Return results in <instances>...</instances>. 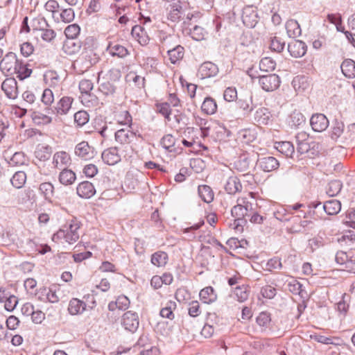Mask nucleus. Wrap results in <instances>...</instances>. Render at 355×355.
Instances as JSON below:
<instances>
[{
	"mask_svg": "<svg viewBox=\"0 0 355 355\" xmlns=\"http://www.w3.org/2000/svg\"><path fill=\"white\" fill-rule=\"evenodd\" d=\"M81 224L76 219L71 220L53 236V241L73 244L79 239Z\"/></svg>",
	"mask_w": 355,
	"mask_h": 355,
	"instance_id": "f257e3e1",
	"label": "nucleus"
},
{
	"mask_svg": "<svg viewBox=\"0 0 355 355\" xmlns=\"http://www.w3.org/2000/svg\"><path fill=\"white\" fill-rule=\"evenodd\" d=\"M250 207V205L245 202L243 198H239L238 199V204L232 209V216L234 218L233 228L236 232H243V225L246 223L245 217L248 213Z\"/></svg>",
	"mask_w": 355,
	"mask_h": 355,
	"instance_id": "f03ea898",
	"label": "nucleus"
},
{
	"mask_svg": "<svg viewBox=\"0 0 355 355\" xmlns=\"http://www.w3.org/2000/svg\"><path fill=\"white\" fill-rule=\"evenodd\" d=\"M121 73L118 69H111L101 80L99 89L105 95L115 93L117 85L121 79Z\"/></svg>",
	"mask_w": 355,
	"mask_h": 355,
	"instance_id": "7ed1b4c3",
	"label": "nucleus"
},
{
	"mask_svg": "<svg viewBox=\"0 0 355 355\" xmlns=\"http://www.w3.org/2000/svg\"><path fill=\"white\" fill-rule=\"evenodd\" d=\"M228 135V130L224 125L214 122L208 126L201 127V137H210L215 141H220Z\"/></svg>",
	"mask_w": 355,
	"mask_h": 355,
	"instance_id": "20e7f679",
	"label": "nucleus"
},
{
	"mask_svg": "<svg viewBox=\"0 0 355 355\" xmlns=\"http://www.w3.org/2000/svg\"><path fill=\"white\" fill-rule=\"evenodd\" d=\"M336 262L343 266V270L355 273V249L347 252L339 251L336 254Z\"/></svg>",
	"mask_w": 355,
	"mask_h": 355,
	"instance_id": "39448f33",
	"label": "nucleus"
},
{
	"mask_svg": "<svg viewBox=\"0 0 355 355\" xmlns=\"http://www.w3.org/2000/svg\"><path fill=\"white\" fill-rule=\"evenodd\" d=\"M96 302L92 295H85L83 300L72 298L69 304L68 311H89L94 309Z\"/></svg>",
	"mask_w": 355,
	"mask_h": 355,
	"instance_id": "423d86ee",
	"label": "nucleus"
},
{
	"mask_svg": "<svg viewBox=\"0 0 355 355\" xmlns=\"http://www.w3.org/2000/svg\"><path fill=\"white\" fill-rule=\"evenodd\" d=\"M189 7V2L186 1L178 0L176 3L169 5L167 8L168 19L176 22L180 20L182 15Z\"/></svg>",
	"mask_w": 355,
	"mask_h": 355,
	"instance_id": "0eeeda50",
	"label": "nucleus"
},
{
	"mask_svg": "<svg viewBox=\"0 0 355 355\" xmlns=\"http://www.w3.org/2000/svg\"><path fill=\"white\" fill-rule=\"evenodd\" d=\"M19 61L14 53H9L0 62L1 70L6 76L15 75Z\"/></svg>",
	"mask_w": 355,
	"mask_h": 355,
	"instance_id": "6e6552de",
	"label": "nucleus"
},
{
	"mask_svg": "<svg viewBox=\"0 0 355 355\" xmlns=\"http://www.w3.org/2000/svg\"><path fill=\"white\" fill-rule=\"evenodd\" d=\"M288 289L292 293L298 295L303 299L302 304L298 307V311H300L302 307L304 309L306 308L304 300L309 298V294L304 288H303V285L297 279L291 277V279L288 281Z\"/></svg>",
	"mask_w": 355,
	"mask_h": 355,
	"instance_id": "1a4fd4ad",
	"label": "nucleus"
},
{
	"mask_svg": "<svg viewBox=\"0 0 355 355\" xmlns=\"http://www.w3.org/2000/svg\"><path fill=\"white\" fill-rule=\"evenodd\" d=\"M257 9L254 6H246L243 10L242 21L248 28H254L258 22Z\"/></svg>",
	"mask_w": 355,
	"mask_h": 355,
	"instance_id": "9d476101",
	"label": "nucleus"
},
{
	"mask_svg": "<svg viewBox=\"0 0 355 355\" xmlns=\"http://www.w3.org/2000/svg\"><path fill=\"white\" fill-rule=\"evenodd\" d=\"M259 83L263 90L272 92L279 87L280 80L277 75L269 74L259 77Z\"/></svg>",
	"mask_w": 355,
	"mask_h": 355,
	"instance_id": "9b49d317",
	"label": "nucleus"
},
{
	"mask_svg": "<svg viewBox=\"0 0 355 355\" xmlns=\"http://www.w3.org/2000/svg\"><path fill=\"white\" fill-rule=\"evenodd\" d=\"M40 23L39 19H34L32 21L33 31L36 33V37L40 38L46 42H50L53 40L56 36L55 31L50 28H38L36 24Z\"/></svg>",
	"mask_w": 355,
	"mask_h": 355,
	"instance_id": "f8f14e48",
	"label": "nucleus"
},
{
	"mask_svg": "<svg viewBox=\"0 0 355 355\" xmlns=\"http://www.w3.org/2000/svg\"><path fill=\"white\" fill-rule=\"evenodd\" d=\"M122 325L125 329L134 332L139 327V317L136 312H125L122 318Z\"/></svg>",
	"mask_w": 355,
	"mask_h": 355,
	"instance_id": "ddd939ff",
	"label": "nucleus"
},
{
	"mask_svg": "<svg viewBox=\"0 0 355 355\" xmlns=\"http://www.w3.org/2000/svg\"><path fill=\"white\" fill-rule=\"evenodd\" d=\"M312 129L315 132H322L329 126V120L323 114H315L310 119Z\"/></svg>",
	"mask_w": 355,
	"mask_h": 355,
	"instance_id": "4468645a",
	"label": "nucleus"
},
{
	"mask_svg": "<svg viewBox=\"0 0 355 355\" xmlns=\"http://www.w3.org/2000/svg\"><path fill=\"white\" fill-rule=\"evenodd\" d=\"M288 51L292 57L301 58L306 53L307 46L301 40H293L288 44Z\"/></svg>",
	"mask_w": 355,
	"mask_h": 355,
	"instance_id": "2eb2a0df",
	"label": "nucleus"
},
{
	"mask_svg": "<svg viewBox=\"0 0 355 355\" xmlns=\"http://www.w3.org/2000/svg\"><path fill=\"white\" fill-rule=\"evenodd\" d=\"M102 159L108 165H114L121 161V155L116 147L109 148L102 153Z\"/></svg>",
	"mask_w": 355,
	"mask_h": 355,
	"instance_id": "dca6fc26",
	"label": "nucleus"
},
{
	"mask_svg": "<svg viewBox=\"0 0 355 355\" xmlns=\"http://www.w3.org/2000/svg\"><path fill=\"white\" fill-rule=\"evenodd\" d=\"M1 88L9 98L15 99L18 94L17 81L15 78H6L1 85Z\"/></svg>",
	"mask_w": 355,
	"mask_h": 355,
	"instance_id": "f3484780",
	"label": "nucleus"
},
{
	"mask_svg": "<svg viewBox=\"0 0 355 355\" xmlns=\"http://www.w3.org/2000/svg\"><path fill=\"white\" fill-rule=\"evenodd\" d=\"M70 164L71 157L67 153L64 151H60L57 152L53 155V164L55 168L64 169L69 166Z\"/></svg>",
	"mask_w": 355,
	"mask_h": 355,
	"instance_id": "a211bd4d",
	"label": "nucleus"
},
{
	"mask_svg": "<svg viewBox=\"0 0 355 355\" xmlns=\"http://www.w3.org/2000/svg\"><path fill=\"white\" fill-rule=\"evenodd\" d=\"M76 192L82 198H90L95 194L96 190L92 183L84 181L77 186Z\"/></svg>",
	"mask_w": 355,
	"mask_h": 355,
	"instance_id": "6ab92c4d",
	"label": "nucleus"
},
{
	"mask_svg": "<svg viewBox=\"0 0 355 355\" xmlns=\"http://www.w3.org/2000/svg\"><path fill=\"white\" fill-rule=\"evenodd\" d=\"M217 73V67L212 62H207L202 64L198 70V76L201 79L214 76Z\"/></svg>",
	"mask_w": 355,
	"mask_h": 355,
	"instance_id": "aec40b11",
	"label": "nucleus"
},
{
	"mask_svg": "<svg viewBox=\"0 0 355 355\" xmlns=\"http://www.w3.org/2000/svg\"><path fill=\"white\" fill-rule=\"evenodd\" d=\"M75 153L83 159H89L94 156V149L87 142L82 141L76 146Z\"/></svg>",
	"mask_w": 355,
	"mask_h": 355,
	"instance_id": "412c9836",
	"label": "nucleus"
},
{
	"mask_svg": "<svg viewBox=\"0 0 355 355\" xmlns=\"http://www.w3.org/2000/svg\"><path fill=\"white\" fill-rule=\"evenodd\" d=\"M200 300L205 304H212L217 300V294L211 286L202 288L199 293Z\"/></svg>",
	"mask_w": 355,
	"mask_h": 355,
	"instance_id": "4be33fe9",
	"label": "nucleus"
},
{
	"mask_svg": "<svg viewBox=\"0 0 355 355\" xmlns=\"http://www.w3.org/2000/svg\"><path fill=\"white\" fill-rule=\"evenodd\" d=\"M131 34L132 37L141 45H146L149 42V37L144 28L141 26L136 25L132 27Z\"/></svg>",
	"mask_w": 355,
	"mask_h": 355,
	"instance_id": "5701e85b",
	"label": "nucleus"
},
{
	"mask_svg": "<svg viewBox=\"0 0 355 355\" xmlns=\"http://www.w3.org/2000/svg\"><path fill=\"white\" fill-rule=\"evenodd\" d=\"M135 137V133L128 129H121L115 133L116 141L123 145L129 144Z\"/></svg>",
	"mask_w": 355,
	"mask_h": 355,
	"instance_id": "b1692460",
	"label": "nucleus"
},
{
	"mask_svg": "<svg viewBox=\"0 0 355 355\" xmlns=\"http://www.w3.org/2000/svg\"><path fill=\"white\" fill-rule=\"evenodd\" d=\"M274 147L286 157H292L295 153L294 146L290 141L275 142Z\"/></svg>",
	"mask_w": 355,
	"mask_h": 355,
	"instance_id": "393cba45",
	"label": "nucleus"
},
{
	"mask_svg": "<svg viewBox=\"0 0 355 355\" xmlns=\"http://www.w3.org/2000/svg\"><path fill=\"white\" fill-rule=\"evenodd\" d=\"M225 191L230 194H235L242 189V184L236 176H230L225 185Z\"/></svg>",
	"mask_w": 355,
	"mask_h": 355,
	"instance_id": "a878e982",
	"label": "nucleus"
},
{
	"mask_svg": "<svg viewBox=\"0 0 355 355\" xmlns=\"http://www.w3.org/2000/svg\"><path fill=\"white\" fill-rule=\"evenodd\" d=\"M272 114L266 107H260L254 114V120L260 125H268L270 121Z\"/></svg>",
	"mask_w": 355,
	"mask_h": 355,
	"instance_id": "bb28decb",
	"label": "nucleus"
},
{
	"mask_svg": "<svg viewBox=\"0 0 355 355\" xmlns=\"http://www.w3.org/2000/svg\"><path fill=\"white\" fill-rule=\"evenodd\" d=\"M130 306V300L125 295L119 296L115 302L109 304L110 311H126Z\"/></svg>",
	"mask_w": 355,
	"mask_h": 355,
	"instance_id": "cd10ccee",
	"label": "nucleus"
},
{
	"mask_svg": "<svg viewBox=\"0 0 355 355\" xmlns=\"http://www.w3.org/2000/svg\"><path fill=\"white\" fill-rule=\"evenodd\" d=\"M260 167L266 172H270L279 167L278 160L273 157H264L259 159Z\"/></svg>",
	"mask_w": 355,
	"mask_h": 355,
	"instance_id": "c85d7f7f",
	"label": "nucleus"
},
{
	"mask_svg": "<svg viewBox=\"0 0 355 355\" xmlns=\"http://www.w3.org/2000/svg\"><path fill=\"white\" fill-rule=\"evenodd\" d=\"M59 182L64 185L69 186L73 184L76 180V173L70 169L64 168L59 174Z\"/></svg>",
	"mask_w": 355,
	"mask_h": 355,
	"instance_id": "c756f323",
	"label": "nucleus"
},
{
	"mask_svg": "<svg viewBox=\"0 0 355 355\" xmlns=\"http://www.w3.org/2000/svg\"><path fill=\"white\" fill-rule=\"evenodd\" d=\"M73 99L69 96L62 97L57 103L55 109L57 114H66L71 107Z\"/></svg>",
	"mask_w": 355,
	"mask_h": 355,
	"instance_id": "7c9ffc66",
	"label": "nucleus"
},
{
	"mask_svg": "<svg viewBox=\"0 0 355 355\" xmlns=\"http://www.w3.org/2000/svg\"><path fill=\"white\" fill-rule=\"evenodd\" d=\"M168 260V257L166 252L164 251H157L151 255L150 261L153 265L156 267H164Z\"/></svg>",
	"mask_w": 355,
	"mask_h": 355,
	"instance_id": "2f4dec72",
	"label": "nucleus"
},
{
	"mask_svg": "<svg viewBox=\"0 0 355 355\" xmlns=\"http://www.w3.org/2000/svg\"><path fill=\"white\" fill-rule=\"evenodd\" d=\"M286 30L288 35L290 37H297L301 35L302 30L298 24L297 21L295 19H288L286 23Z\"/></svg>",
	"mask_w": 355,
	"mask_h": 355,
	"instance_id": "473e14b6",
	"label": "nucleus"
},
{
	"mask_svg": "<svg viewBox=\"0 0 355 355\" xmlns=\"http://www.w3.org/2000/svg\"><path fill=\"white\" fill-rule=\"evenodd\" d=\"M107 51L112 57L124 58L128 54L127 49L119 44H110Z\"/></svg>",
	"mask_w": 355,
	"mask_h": 355,
	"instance_id": "72a5a7b5",
	"label": "nucleus"
},
{
	"mask_svg": "<svg viewBox=\"0 0 355 355\" xmlns=\"http://www.w3.org/2000/svg\"><path fill=\"white\" fill-rule=\"evenodd\" d=\"M185 135L188 139H190L199 147L203 148L204 150L207 149L206 146L201 144V141L199 139V135L201 136V129L198 130L194 128H187L185 131Z\"/></svg>",
	"mask_w": 355,
	"mask_h": 355,
	"instance_id": "f704fd0d",
	"label": "nucleus"
},
{
	"mask_svg": "<svg viewBox=\"0 0 355 355\" xmlns=\"http://www.w3.org/2000/svg\"><path fill=\"white\" fill-rule=\"evenodd\" d=\"M343 75L348 78L355 77V62L351 59L344 60L341 64Z\"/></svg>",
	"mask_w": 355,
	"mask_h": 355,
	"instance_id": "c9c22d12",
	"label": "nucleus"
},
{
	"mask_svg": "<svg viewBox=\"0 0 355 355\" xmlns=\"http://www.w3.org/2000/svg\"><path fill=\"white\" fill-rule=\"evenodd\" d=\"M167 53L171 62L175 64L183 58L184 49L182 46L178 45L173 49L168 50Z\"/></svg>",
	"mask_w": 355,
	"mask_h": 355,
	"instance_id": "e433bc0d",
	"label": "nucleus"
},
{
	"mask_svg": "<svg viewBox=\"0 0 355 355\" xmlns=\"http://www.w3.org/2000/svg\"><path fill=\"white\" fill-rule=\"evenodd\" d=\"M201 110L202 112L206 114H214L217 111V104L216 101L211 97L205 98L202 102Z\"/></svg>",
	"mask_w": 355,
	"mask_h": 355,
	"instance_id": "4c0bfd02",
	"label": "nucleus"
},
{
	"mask_svg": "<svg viewBox=\"0 0 355 355\" xmlns=\"http://www.w3.org/2000/svg\"><path fill=\"white\" fill-rule=\"evenodd\" d=\"M51 148L49 146L38 145L35 151V156L40 161H46L51 155Z\"/></svg>",
	"mask_w": 355,
	"mask_h": 355,
	"instance_id": "58836bf2",
	"label": "nucleus"
},
{
	"mask_svg": "<svg viewBox=\"0 0 355 355\" xmlns=\"http://www.w3.org/2000/svg\"><path fill=\"white\" fill-rule=\"evenodd\" d=\"M198 194L200 198L207 203H209L214 200V192L211 187L207 185L199 186Z\"/></svg>",
	"mask_w": 355,
	"mask_h": 355,
	"instance_id": "ea45409f",
	"label": "nucleus"
},
{
	"mask_svg": "<svg viewBox=\"0 0 355 355\" xmlns=\"http://www.w3.org/2000/svg\"><path fill=\"white\" fill-rule=\"evenodd\" d=\"M324 209L329 215H336L340 211L341 204L337 200H329L324 204Z\"/></svg>",
	"mask_w": 355,
	"mask_h": 355,
	"instance_id": "a19ab883",
	"label": "nucleus"
},
{
	"mask_svg": "<svg viewBox=\"0 0 355 355\" xmlns=\"http://www.w3.org/2000/svg\"><path fill=\"white\" fill-rule=\"evenodd\" d=\"M155 110L161 114L168 121H171V109L168 102H157Z\"/></svg>",
	"mask_w": 355,
	"mask_h": 355,
	"instance_id": "79ce46f5",
	"label": "nucleus"
},
{
	"mask_svg": "<svg viewBox=\"0 0 355 355\" xmlns=\"http://www.w3.org/2000/svg\"><path fill=\"white\" fill-rule=\"evenodd\" d=\"M26 181V174L24 171L16 172L10 179L12 186L17 189L21 188Z\"/></svg>",
	"mask_w": 355,
	"mask_h": 355,
	"instance_id": "37998d69",
	"label": "nucleus"
},
{
	"mask_svg": "<svg viewBox=\"0 0 355 355\" xmlns=\"http://www.w3.org/2000/svg\"><path fill=\"white\" fill-rule=\"evenodd\" d=\"M18 66L17 67V71L15 75L19 80H24L25 78L29 77L32 73V69L28 67V64L23 63L21 61H19Z\"/></svg>",
	"mask_w": 355,
	"mask_h": 355,
	"instance_id": "c03bdc74",
	"label": "nucleus"
},
{
	"mask_svg": "<svg viewBox=\"0 0 355 355\" xmlns=\"http://www.w3.org/2000/svg\"><path fill=\"white\" fill-rule=\"evenodd\" d=\"M305 123V117L297 110H294L290 115L289 124L292 127H299Z\"/></svg>",
	"mask_w": 355,
	"mask_h": 355,
	"instance_id": "a18cd8bd",
	"label": "nucleus"
},
{
	"mask_svg": "<svg viewBox=\"0 0 355 355\" xmlns=\"http://www.w3.org/2000/svg\"><path fill=\"white\" fill-rule=\"evenodd\" d=\"M345 125L341 121H336L331 127L330 137L332 139H338L343 133Z\"/></svg>",
	"mask_w": 355,
	"mask_h": 355,
	"instance_id": "49530a36",
	"label": "nucleus"
},
{
	"mask_svg": "<svg viewBox=\"0 0 355 355\" xmlns=\"http://www.w3.org/2000/svg\"><path fill=\"white\" fill-rule=\"evenodd\" d=\"M32 119L37 125H47L51 123L52 118L45 114L40 112H35L33 114Z\"/></svg>",
	"mask_w": 355,
	"mask_h": 355,
	"instance_id": "de8ad7c7",
	"label": "nucleus"
},
{
	"mask_svg": "<svg viewBox=\"0 0 355 355\" xmlns=\"http://www.w3.org/2000/svg\"><path fill=\"white\" fill-rule=\"evenodd\" d=\"M275 61L269 57L262 58L259 62V68L263 71H272L273 70H275Z\"/></svg>",
	"mask_w": 355,
	"mask_h": 355,
	"instance_id": "09e8293b",
	"label": "nucleus"
},
{
	"mask_svg": "<svg viewBox=\"0 0 355 355\" xmlns=\"http://www.w3.org/2000/svg\"><path fill=\"white\" fill-rule=\"evenodd\" d=\"M234 295L239 302H243L248 300L249 296V290L247 286H239L235 288Z\"/></svg>",
	"mask_w": 355,
	"mask_h": 355,
	"instance_id": "8fccbe9b",
	"label": "nucleus"
},
{
	"mask_svg": "<svg viewBox=\"0 0 355 355\" xmlns=\"http://www.w3.org/2000/svg\"><path fill=\"white\" fill-rule=\"evenodd\" d=\"M342 184L339 180H331L327 188V193L330 196H335L340 193Z\"/></svg>",
	"mask_w": 355,
	"mask_h": 355,
	"instance_id": "3c124183",
	"label": "nucleus"
},
{
	"mask_svg": "<svg viewBox=\"0 0 355 355\" xmlns=\"http://www.w3.org/2000/svg\"><path fill=\"white\" fill-rule=\"evenodd\" d=\"M116 120L119 124L130 126L132 123V116L126 110L119 112L115 115Z\"/></svg>",
	"mask_w": 355,
	"mask_h": 355,
	"instance_id": "603ef678",
	"label": "nucleus"
},
{
	"mask_svg": "<svg viewBox=\"0 0 355 355\" xmlns=\"http://www.w3.org/2000/svg\"><path fill=\"white\" fill-rule=\"evenodd\" d=\"M80 49V45L72 40L65 42L63 45V50L67 55H73L78 52Z\"/></svg>",
	"mask_w": 355,
	"mask_h": 355,
	"instance_id": "864d4df0",
	"label": "nucleus"
},
{
	"mask_svg": "<svg viewBox=\"0 0 355 355\" xmlns=\"http://www.w3.org/2000/svg\"><path fill=\"white\" fill-rule=\"evenodd\" d=\"M175 139L172 135H166L163 137L161 141L162 146L170 152L175 150Z\"/></svg>",
	"mask_w": 355,
	"mask_h": 355,
	"instance_id": "5fc2aeb1",
	"label": "nucleus"
},
{
	"mask_svg": "<svg viewBox=\"0 0 355 355\" xmlns=\"http://www.w3.org/2000/svg\"><path fill=\"white\" fill-rule=\"evenodd\" d=\"M39 190L47 200H50L53 196L54 187L50 182L42 183L40 185Z\"/></svg>",
	"mask_w": 355,
	"mask_h": 355,
	"instance_id": "6e6d98bb",
	"label": "nucleus"
},
{
	"mask_svg": "<svg viewBox=\"0 0 355 355\" xmlns=\"http://www.w3.org/2000/svg\"><path fill=\"white\" fill-rule=\"evenodd\" d=\"M191 37L196 41H201L205 39L207 32L201 26H195L190 32Z\"/></svg>",
	"mask_w": 355,
	"mask_h": 355,
	"instance_id": "4d7b16f0",
	"label": "nucleus"
},
{
	"mask_svg": "<svg viewBox=\"0 0 355 355\" xmlns=\"http://www.w3.org/2000/svg\"><path fill=\"white\" fill-rule=\"evenodd\" d=\"M80 28L76 24H70L64 30V34L68 39L73 40L80 34Z\"/></svg>",
	"mask_w": 355,
	"mask_h": 355,
	"instance_id": "13d9d810",
	"label": "nucleus"
},
{
	"mask_svg": "<svg viewBox=\"0 0 355 355\" xmlns=\"http://www.w3.org/2000/svg\"><path fill=\"white\" fill-rule=\"evenodd\" d=\"M89 114L86 111L80 110L75 113L74 122L78 126H83L89 121Z\"/></svg>",
	"mask_w": 355,
	"mask_h": 355,
	"instance_id": "bf43d9fd",
	"label": "nucleus"
},
{
	"mask_svg": "<svg viewBox=\"0 0 355 355\" xmlns=\"http://www.w3.org/2000/svg\"><path fill=\"white\" fill-rule=\"evenodd\" d=\"M338 242L340 245H349L355 241V234L352 231H347L338 237Z\"/></svg>",
	"mask_w": 355,
	"mask_h": 355,
	"instance_id": "052dcab7",
	"label": "nucleus"
},
{
	"mask_svg": "<svg viewBox=\"0 0 355 355\" xmlns=\"http://www.w3.org/2000/svg\"><path fill=\"white\" fill-rule=\"evenodd\" d=\"M223 98L227 102H234L237 100L238 94L235 87H229L223 93Z\"/></svg>",
	"mask_w": 355,
	"mask_h": 355,
	"instance_id": "680f3d73",
	"label": "nucleus"
},
{
	"mask_svg": "<svg viewBox=\"0 0 355 355\" xmlns=\"http://www.w3.org/2000/svg\"><path fill=\"white\" fill-rule=\"evenodd\" d=\"M285 43L281 38L274 37L271 39L270 48L272 51L275 52H281L284 48Z\"/></svg>",
	"mask_w": 355,
	"mask_h": 355,
	"instance_id": "e2e57ef3",
	"label": "nucleus"
},
{
	"mask_svg": "<svg viewBox=\"0 0 355 355\" xmlns=\"http://www.w3.org/2000/svg\"><path fill=\"white\" fill-rule=\"evenodd\" d=\"M19 303L17 297L15 295H11L6 298L4 302V308L6 311H14Z\"/></svg>",
	"mask_w": 355,
	"mask_h": 355,
	"instance_id": "0e129e2a",
	"label": "nucleus"
},
{
	"mask_svg": "<svg viewBox=\"0 0 355 355\" xmlns=\"http://www.w3.org/2000/svg\"><path fill=\"white\" fill-rule=\"evenodd\" d=\"M261 295L264 298L272 299L276 295V289L270 285H266L261 288Z\"/></svg>",
	"mask_w": 355,
	"mask_h": 355,
	"instance_id": "69168bd1",
	"label": "nucleus"
},
{
	"mask_svg": "<svg viewBox=\"0 0 355 355\" xmlns=\"http://www.w3.org/2000/svg\"><path fill=\"white\" fill-rule=\"evenodd\" d=\"M26 162V157L22 153H15L10 159V164L12 166H21Z\"/></svg>",
	"mask_w": 355,
	"mask_h": 355,
	"instance_id": "338daca9",
	"label": "nucleus"
},
{
	"mask_svg": "<svg viewBox=\"0 0 355 355\" xmlns=\"http://www.w3.org/2000/svg\"><path fill=\"white\" fill-rule=\"evenodd\" d=\"M75 14L71 8L64 9L60 13V18L64 23H69L73 20Z\"/></svg>",
	"mask_w": 355,
	"mask_h": 355,
	"instance_id": "774afa93",
	"label": "nucleus"
}]
</instances>
